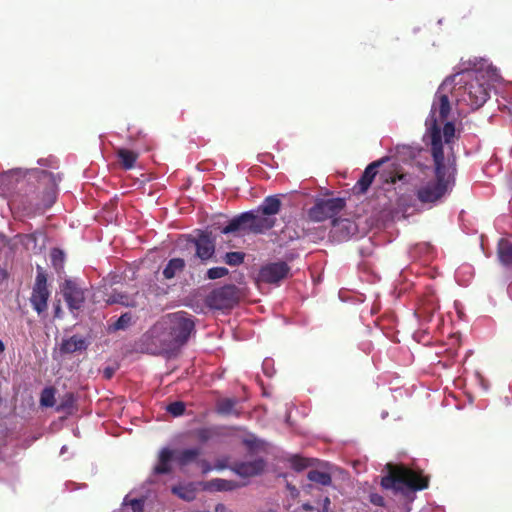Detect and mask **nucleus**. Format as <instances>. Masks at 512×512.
I'll return each instance as SVG.
<instances>
[{
  "instance_id": "7ed1b4c3",
  "label": "nucleus",
  "mask_w": 512,
  "mask_h": 512,
  "mask_svg": "<svg viewBox=\"0 0 512 512\" xmlns=\"http://www.w3.org/2000/svg\"><path fill=\"white\" fill-rule=\"evenodd\" d=\"M195 331L192 315L185 311L167 314L158 321L146 334L154 348L160 353H174L183 347Z\"/></svg>"
},
{
  "instance_id": "ddd939ff",
  "label": "nucleus",
  "mask_w": 512,
  "mask_h": 512,
  "mask_svg": "<svg viewBox=\"0 0 512 512\" xmlns=\"http://www.w3.org/2000/svg\"><path fill=\"white\" fill-rule=\"evenodd\" d=\"M387 160V157H384L380 160L374 161L371 164H369L361 178L357 182V186L359 187V190L361 192H366L369 186L372 184L376 173L377 168L380 167L385 161Z\"/></svg>"
},
{
  "instance_id": "c756f323",
  "label": "nucleus",
  "mask_w": 512,
  "mask_h": 512,
  "mask_svg": "<svg viewBox=\"0 0 512 512\" xmlns=\"http://www.w3.org/2000/svg\"><path fill=\"white\" fill-rule=\"evenodd\" d=\"M40 403L45 407H52L55 404V391L53 388H45L41 393Z\"/></svg>"
},
{
  "instance_id": "cd10ccee",
  "label": "nucleus",
  "mask_w": 512,
  "mask_h": 512,
  "mask_svg": "<svg viewBox=\"0 0 512 512\" xmlns=\"http://www.w3.org/2000/svg\"><path fill=\"white\" fill-rule=\"evenodd\" d=\"M144 504H145L144 498L131 499L130 495H126L122 502V505L125 507L129 506L131 508L132 512H144Z\"/></svg>"
},
{
  "instance_id": "412c9836",
  "label": "nucleus",
  "mask_w": 512,
  "mask_h": 512,
  "mask_svg": "<svg viewBox=\"0 0 512 512\" xmlns=\"http://www.w3.org/2000/svg\"><path fill=\"white\" fill-rule=\"evenodd\" d=\"M200 455L199 448H188L180 451L176 456V461L182 465H188L197 460Z\"/></svg>"
},
{
  "instance_id": "2f4dec72",
  "label": "nucleus",
  "mask_w": 512,
  "mask_h": 512,
  "mask_svg": "<svg viewBox=\"0 0 512 512\" xmlns=\"http://www.w3.org/2000/svg\"><path fill=\"white\" fill-rule=\"evenodd\" d=\"M228 273L229 271L225 267H213L208 269L206 276L208 279L214 280L222 278L226 276Z\"/></svg>"
},
{
  "instance_id": "c03bdc74",
  "label": "nucleus",
  "mask_w": 512,
  "mask_h": 512,
  "mask_svg": "<svg viewBox=\"0 0 512 512\" xmlns=\"http://www.w3.org/2000/svg\"><path fill=\"white\" fill-rule=\"evenodd\" d=\"M112 374H113V371L111 369H106L105 370V376L107 378H110L112 376Z\"/></svg>"
},
{
  "instance_id": "e433bc0d",
  "label": "nucleus",
  "mask_w": 512,
  "mask_h": 512,
  "mask_svg": "<svg viewBox=\"0 0 512 512\" xmlns=\"http://www.w3.org/2000/svg\"><path fill=\"white\" fill-rule=\"evenodd\" d=\"M293 467L296 469V470H301L303 469L304 467H306V463L304 460L302 459H294L293 462Z\"/></svg>"
},
{
  "instance_id": "5701e85b",
  "label": "nucleus",
  "mask_w": 512,
  "mask_h": 512,
  "mask_svg": "<svg viewBox=\"0 0 512 512\" xmlns=\"http://www.w3.org/2000/svg\"><path fill=\"white\" fill-rule=\"evenodd\" d=\"M237 401L231 398H224L218 401L217 411L222 415H239V412L235 409Z\"/></svg>"
},
{
  "instance_id": "2eb2a0df",
  "label": "nucleus",
  "mask_w": 512,
  "mask_h": 512,
  "mask_svg": "<svg viewBox=\"0 0 512 512\" xmlns=\"http://www.w3.org/2000/svg\"><path fill=\"white\" fill-rule=\"evenodd\" d=\"M248 213L244 212L233 219H231L225 227L222 228L221 232L223 234L234 233L240 230L248 231Z\"/></svg>"
},
{
  "instance_id": "4468645a",
  "label": "nucleus",
  "mask_w": 512,
  "mask_h": 512,
  "mask_svg": "<svg viewBox=\"0 0 512 512\" xmlns=\"http://www.w3.org/2000/svg\"><path fill=\"white\" fill-rule=\"evenodd\" d=\"M87 348V343L84 338L80 336H72L68 339H64L60 346V351L65 354L82 351Z\"/></svg>"
},
{
  "instance_id": "393cba45",
  "label": "nucleus",
  "mask_w": 512,
  "mask_h": 512,
  "mask_svg": "<svg viewBox=\"0 0 512 512\" xmlns=\"http://www.w3.org/2000/svg\"><path fill=\"white\" fill-rule=\"evenodd\" d=\"M307 477L310 481L321 484L323 486H328L332 482L331 476L328 473L318 470L309 471Z\"/></svg>"
},
{
  "instance_id": "a19ab883",
  "label": "nucleus",
  "mask_w": 512,
  "mask_h": 512,
  "mask_svg": "<svg viewBox=\"0 0 512 512\" xmlns=\"http://www.w3.org/2000/svg\"><path fill=\"white\" fill-rule=\"evenodd\" d=\"M382 501H383V499L380 496H373L372 497V502L377 504V505H382Z\"/></svg>"
},
{
  "instance_id": "dca6fc26",
  "label": "nucleus",
  "mask_w": 512,
  "mask_h": 512,
  "mask_svg": "<svg viewBox=\"0 0 512 512\" xmlns=\"http://www.w3.org/2000/svg\"><path fill=\"white\" fill-rule=\"evenodd\" d=\"M281 200L278 195H272L266 197L258 209L271 217H275L280 211Z\"/></svg>"
},
{
  "instance_id": "0eeeda50",
  "label": "nucleus",
  "mask_w": 512,
  "mask_h": 512,
  "mask_svg": "<svg viewBox=\"0 0 512 512\" xmlns=\"http://www.w3.org/2000/svg\"><path fill=\"white\" fill-rule=\"evenodd\" d=\"M238 299V288L235 285H225L213 290L208 296L207 302L214 309H227L236 304Z\"/></svg>"
},
{
  "instance_id": "f257e3e1",
  "label": "nucleus",
  "mask_w": 512,
  "mask_h": 512,
  "mask_svg": "<svg viewBox=\"0 0 512 512\" xmlns=\"http://www.w3.org/2000/svg\"><path fill=\"white\" fill-rule=\"evenodd\" d=\"M500 75L496 67L487 60L481 59L474 63L473 69H467L461 73L447 77L438 88L431 106L429 116L435 106V118L439 130L442 132L445 119L450 112L448 93H452L457 103H463L472 110L481 107L489 97V84L498 82Z\"/></svg>"
},
{
  "instance_id": "09e8293b",
  "label": "nucleus",
  "mask_w": 512,
  "mask_h": 512,
  "mask_svg": "<svg viewBox=\"0 0 512 512\" xmlns=\"http://www.w3.org/2000/svg\"><path fill=\"white\" fill-rule=\"evenodd\" d=\"M4 349V345L3 343L0 341V351H2Z\"/></svg>"
},
{
  "instance_id": "c85d7f7f",
  "label": "nucleus",
  "mask_w": 512,
  "mask_h": 512,
  "mask_svg": "<svg viewBox=\"0 0 512 512\" xmlns=\"http://www.w3.org/2000/svg\"><path fill=\"white\" fill-rule=\"evenodd\" d=\"M109 303H118L126 307H134L136 306V301L134 298L128 297L124 294H115L111 296L108 300Z\"/></svg>"
},
{
  "instance_id": "f3484780",
  "label": "nucleus",
  "mask_w": 512,
  "mask_h": 512,
  "mask_svg": "<svg viewBox=\"0 0 512 512\" xmlns=\"http://www.w3.org/2000/svg\"><path fill=\"white\" fill-rule=\"evenodd\" d=\"M173 458V451L169 448H163L159 453L158 463L154 467L156 474H166L170 471V462Z\"/></svg>"
},
{
  "instance_id": "49530a36",
  "label": "nucleus",
  "mask_w": 512,
  "mask_h": 512,
  "mask_svg": "<svg viewBox=\"0 0 512 512\" xmlns=\"http://www.w3.org/2000/svg\"><path fill=\"white\" fill-rule=\"evenodd\" d=\"M59 312H60V307L57 306L56 309H55V316H59Z\"/></svg>"
},
{
  "instance_id": "39448f33",
  "label": "nucleus",
  "mask_w": 512,
  "mask_h": 512,
  "mask_svg": "<svg viewBox=\"0 0 512 512\" xmlns=\"http://www.w3.org/2000/svg\"><path fill=\"white\" fill-rule=\"evenodd\" d=\"M344 206L345 201L342 198L319 199L309 210V218L315 222L334 218Z\"/></svg>"
},
{
  "instance_id": "423d86ee",
  "label": "nucleus",
  "mask_w": 512,
  "mask_h": 512,
  "mask_svg": "<svg viewBox=\"0 0 512 512\" xmlns=\"http://www.w3.org/2000/svg\"><path fill=\"white\" fill-rule=\"evenodd\" d=\"M49 297L50 291L47 287V277L45 273L39 269L30 297V303L38 315H41L47 310Z\"/></svg>"
},
{
  "instance_id": "3c124183",
  "label": "nucleus",
  "mask_w": 512,
  "mask_h": 512,
  "mask_svg": "<svg viewBox=\"0 0 512 512\" xmlns=\"http://www.w3.org/2000/svg\"><path fill=\"white\" fill-rule=\"evenodd\" d=\"M386 416H387L386 412L382 414V418H385Z\"/></svg>"
},
{
  "instance_id": "bb28decb",
  "label": "nucleus",
  "mask_w": 512,
  "mask_h": 512,
  "mask_svg": "<svg viewBox=\"0 0 512 512\" xmlns=\"http://www.w3.org/2000/svg\"><path fill=\"white\" fill-rule=\"evenodd\" d=\"M172 492L185 501H192L195 498V490L190 485L175 486Z\"/></svg>"
},
{
  "instance_id": "7c9ffc66",
  "label": "nucleus",
  "mask_w": 512,
  "mask_h": 512,
  "mask_svg": "<svg viewBox=\"0 0 512 512\" xmlns=\"http://www.w3.org/2000/svg\"><path fill=\"white\" fill-rule=\"evenodd\" d=\"M244 256L242 252H228L224 256V261L230 266H238L243 263Z\"/></svg>"
},
{
  "instance_id": "58836bf2",
  "label": "nucleus",
  "mask_w": 512,
  "mask_h": 512,
  "mask_svg": "<svg viewBox=\"0 0 512 512\" xmlns=\"http://www.w3.org/2000/svg\"><path fill=\"white\" fill-rule=\"evenodd\" d=\"M215 512H232V510H230L224 504H217L215 507Z\"/></svg>"
},
{
  "instance_id": "f704fd0d",
  "label": "nucleus",
  "mask_w": 512,
  "mask_h": 512,
  "mask_svg": "<svg viewBox=\"0 0 512 512\" xmlns=\"http://www.w3.org/2000/svg\"><path fill=\"white\" fill-rule=\"evenodd\" d=\"M51 259L55 266L61 265L64 261V253L60 249H53L51 251Z\"/></svg>"
},
{
  "instance_id": "37998d69",
  "label": "nucleus",
  "mask_w": 512,
  "mask_h": 512,
  "mask_svg": "<svg viewBox=\"0 0 512 512\" xmlns=\"http://www.w3.org/2000/svg\"><path fill=\"white\" fill-rule=\"evenodd\" d=\"M302 508L305 510V511H311L313 509L312 505H310L309 503H304L302 505Z\"/></svg>"
},
{
  "instance_id": "8fccbe9b",
  "label": "nucleus",
  "mask_w": 512,
  "mask_h": 512,
  "mask_svg": "<svg viewBox=\"0 0 512 512\" xmlns=\"http://www.w3.org/2000/svg\"><path fill=\"white\" fill-rule=\"evenodd\" d=\"M269 362H270L269 360H265V361H264V365L269 364Z\"/></svg>"
},
{
  "instance_id": "b1692460",
  "label": "nucleus",
  "mask_w": 512,
  "mask_h": 512,
  "mask_svg": "<svg viewBox=\"0 0 512 512\" xmlns=\"http://www.w3.org/2000/svg\"><path fill=\"white\" fill-rule=\"evenodd\" d=\"M236 487L235 483L225 479H213L206 484V488L212 491H230Z\"/></svg>"
},
{
  "instance_id": "a211bd4d",
  "label": "nucleus",
  "mask_w": 512,
  "mask_h": 512,
  "mask_svg": "<svg viewBox=\"0 0 512 512\" xmlns=\"http://www.w3.org/2000/svg\"><path fill=\"white\" fill-rule=\"evenodd\" d=\"M334 233H342L339 236L340 240H345L353 235L356 231V226L349 220H333Z\"/></svg>"
},
{
  "instance_id": "9b49d317",
  "label": "nucleus",
  "mask_w": 512,
  "mask_h": 512,
  "mask_svg": "<svg viewBox=\"0 0 512 512\" xmlns=\"http://www.w3.org/2000/svg\"><path fill=\"white\" fill-rule=\"evenodd\" d=\"M289 271L290 268L285 262H276L263 267L260 276L264 282L278 283L287 277Z\"/></svg>"
},
{
  "instance_id": "72a5a7b5",
  "label": "nucleus",
  "mask_w": 512,
  "mask_h": 512,
  "mask_svg": "<svg viewBox=\"0 0 512 512\" xmlns=\"http://www.w3.org/2000/svg\"><path fill=\"white\" fill-rule=\"evenodd\" d=\"M7 173H11L9 178L5 179V184H10L9 191L14 187L15 182L18 180L19 177H23V171L22 169H13L8 171Z\"/></svg>"
},
{
  "instance_id": "4c0bfd02",
  "label": "nucleus",
  "mask_w": 512,
  "mask_h": 512,
  "mask_svg": "<svg viewBox=\"0 0 512 512\" xmlns=\"http://www.w3.org/2000/svg\"><path fill=\"white\" fill-rule=\"evenodd\" d=\"M55 201V193L53 191H50L47 194V202L45 203V207H50Z\"/></svg>"
},
{
  "instance_id": "473e14b6",
  "label": "nucleus",
  "mask_w": 512,
  "mask_h": 512,
  "mask_svg": "<svg viewBox=\"0 0 512 512\" xmlns=\"http://www.w3.org/2000/svg\"><path fill=\"white\" fill-rule=\"evenodd\" d=\"M167 411L175 417L181 416L185 411L183 402L176 401L167 406Z\"/></svg>"
},
{
  "instance_id": "9d476101",
  "label": "nucleus",
  "mask_w": 512,
  "mask_h": 512,
  "mask_svg": "<svg viewBox=\"0 0 512 512\" xmlns=\"http://www.w3.org/2000/svg\"><path fill=\"white\" fill-rule=\"evenodd\" d=\"M196 249V256L202 261L211 259L215 253V239L207 232H201L197 238L192 239Z\"/></svg>"
},
{
  "instance_id": "c9c22d12",
  "label": "nucleus",
  "mask_w": 512,
  "mask_h": 512,
  "mask_svg": "<svg viewBox=\"0 0 512 512\" xmlns=\"http://www.w3.org/2000/svg\"><path fill=\"white\" fill-rule=\"evenodd\" d=\"M11 173L0 174V194H5L9 191L10 184H5V179L9 178Z\"/></svg>"
},
{
  "instance_id": "4be33fe9",
  "label": "nucleus",
  "mask_w": 512,
  "mask_h": 512,
  "mask_svg": "<svg viewBox=\"0 0 512 512\" xmlns=\"http://www.w3.org/2000/svg\"><path fill=\"white\" fill-rule=\"evenodd\" d=\"M185 267V262L181 258L171 259L163 270V275L166 279H172L178 272L182 271Z\"/></svg>"
},
{
  "instance_id": "1a4fd4ad",
  "label": "nucleus",
  "mask_w": 512,
  "mask_h": 512,
  "mask_svg": "<svg viewBox=\"0 0 512 512\" xmlns=\"http://www.w3.org/2000/svg\"><path fill=\"white\" fill-rule=\"evenodd\" d=\"M248 218V231L256 234L264 233L274 227L276 219L267 214H264L259 209L247 212Z\"/></svg>"
},
{
  "instance_id": "6e6552de",
  "label": "nucleus",
  "mask_w": 512,
  "mask_h": 512,
  "mask_svg": "<svg viewBox=\"0 0 512 512\" xmlns=\"http://www.w3.org/2000/svg\"><path fill=\"white\" fill-rule=\"evenodd\" d=\"M62 294L70 311L79 310L85 301L84 289L71 279L62 285Z\"/></svg>"
},
{
  "instance_id": "a878e982",
  "label": "nucleus",
  "mask_w": 512,
  "mask_h": 512,
  "mask_svg": "<svg viewBox=\"0 0 512 512\" xmlns=\"http://www.w3.org/2000/svg\"><path fill=\"white\" fill-rule=\"evenodd\" d=\"M133 322V315L130 312L122 314L111 326V331L124 330L128 328Z\"/></svg>"
},
{
  "instance_id": "de8ad7c7",
  "label": "nucleus",
  "mask_w": 512,
  "mask_h": 512,
  "mask_svg": "<svg viewBox=\"0 0 512 512\" xmlns=\"http://www.w3.org/2000/svg\"><path fill=\"white\" fill-rule=\"evenodd\" d=\"M66 450H67V446H66V445H64V446H62V448H61V452H60V453H61V454H64V453L66 452Z\"/></svg>"
},
{
  "instance_id": "aec40b11",
  "label": "nucleus",
  "mask_w": 512,
  "mask_h": 512,
  "mask_svg": "<svg viewBox=\"0 0 512 512\" xmlns=\"http://www.w3.org/2000/svg\"><path fill=\"white\" fill-rule=\"evenodd\" d=\"M117 156L123 168L127 170L132 169L134 167L136 159L138 157L137 153L125 148L117 149Z\"/></svg>"
},
{
  "instance_id": "f03ea898",
  "label": "nucleus",
  "mask_w": 512,
  "mask_h": 512,
  "mask_svg": "<svg viewBox=\"0 0 512 512\" xmlns=\"http://www.w3.org/2000/svg\"><path fill=\"white\" fill-rule=\"evenodd\" d=\"M425 125V137L430 141L436 179L423 184L417 190V197L423 203H434L449 193L455 183L456 160L452 146L455 127L452 122H445L443 131L439 130L435 106Z\"/></svg>"
},
{
  "instance_id": "ea45409f",
  "label": "nucleus",
  "mask_w": 512,
  "mask_h": 512,
  "mask_svg": "<svg viewBox=\"0 0 512 512\" xmlns=\"http://www.w3.org/2000/svg\"><path fill=\"white\" fill-rule=\"evenodd\" d=\"M201 467L204 472H208V471L212 470V467L205 461H202Z\"/></svg>"
},
{
  "instance_id": "f8f14e48",
  "label": "nucleus",
  "mask_w": 512,
  "mask_h": 512,
  "mask_svg": "<svg viewBox=\"0 0 512 512\" xmlns=\"http://www.w3.org/2000/svg\"><path fill=\"white\" fill-rule=\"evenodd\" d=\"M265 463L262 459H257L248 462L237 463L234 466L236 474L242 477H250L260 474L264 469Z\"/></svg>"
},
{
  "instance_id": "a18cd8bd",
  "label": "nucleus",
  "mask_w": 512,
  "mask_h": 512,
  "mask_svg": "<svg viewBox=\"0 0 512 512\" xmlns=\"http://www.w3.org/2000/svg\"><path fill=\"white\" fill-rule=\"evenodd\" d=\"M244 442H245L246 445H248L250 447H252L254 445V441H252L250 438L245 439Z\"/></svg>"
},
{
  "instance_id": "79ce46f5",
  "label": "nucleus",
  "mask_w": 512,
  "mask_h": 512,
  "mask_svg": "<svg viewBox=\"0 0 512 512\" xmlns=\"http://www.w3.org/2000/svg\"><path fill=\"white\" fill-rule=\"evenodd\" d=\"M330 505V499L328 497H326L323 501V506H324V509L327 510L328 507Z\"/></svg>"
},
{
  "instance_id": "6ab92c4d",
  "label": "nucleus",
  "mask_w": 512,
  "mask_h": 512,
  "mask_svg": "<svg viewBox=\"0 0 512 512\" xmlns=\"http://www.w3.org/2000/svg\"><path fill=\"white\" fill-rule=\"evenodd\" d=\"M498 257L503 265H512V243L510 241L506 239H501L499 241Z\"/></svg>"
},
{
  "instance_id": "20e7f679",
  "label": "nucleus",
  "mask_w": 512,
  "mask_h": 512,
  "mask_svg": "<svg viewBox=\"0 0 512 512\" xmlns=\"http://www.w3.org/2000/svg\"><path fill=\"white\" fill-rule=\"evenodd\" d=\"M389 474L382 478L381 484L386 489H393L398 492L422 490L427 488L428 480L404 466L388 464Z\"/></svg>"
}]
</instances>
